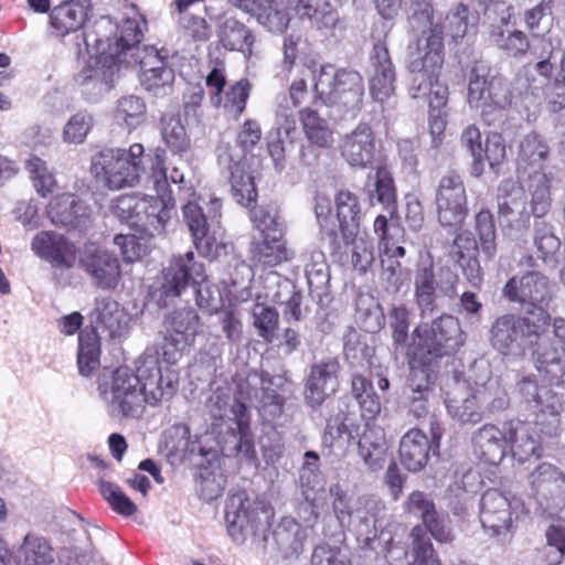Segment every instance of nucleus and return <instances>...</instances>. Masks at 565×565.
I'll return each instance as SVG.
<instances>
[{"label": "nucleus", "instance_id": "obj_52", "mask_svg": "<svg viewBox=\"0 0 565 565\" xmlns=\"http://www.w3.org/2000/svg\"><path fill=\"white\" fill-rule=\"evenodd\" d=\"M221 42L231 51H238L246 57L253 53L254 35L243 23L227 19L221 30Z\"/></svg>", "mask_w": 565, "mask_h": 565}, {"label": "nucleus", "instance_id": "obj_30", "mask_svg": "<svg viewBox=\"0 0 565 565\" xmlns=\"http://www.w3.org/2000/svg\"><path fill=\"white\" fill-rule=\"evenodd\" d=\"M446 406L449 415L461 423L481 420L479 396L465 381L455 382L452 388L447 393Z\"/></svg>", "mask_w": 565, "mask_h": 565}, {"label": "nucleus", "instance_id": "obj_34", "mask_svg": "<svg viewBox=\"0 0 565 565\" xmlns=\"http://www.w3.org/2000/svg\"><path fill=\"white\" fill-rule=\"evenodd\" d=\"M429 450L428 437L419 429H411L399 443L401 462L409 471H419L428 461Z\"/></svg>", "mask_w": 565, "mask_h": 565}, {"label": "nucleus", "instance_id": "obj_58", "mask_svg": "<svg viewBox=\"0 0 565 565\" xmlns=\"http://www.w3.org/2000/svg\"><path fill=\"white\" fill-rule=\"evenodd\" d=\"M369 196L371 202L374 201L382 204L393 214L396 210V192L391 173L384 167H379L375 173V181L369 188Z\"/></svg>", "mask_w": 565, "mask_h": 565}, {"label": "nucleus", "instance_id": "obj_7", "mask_svg": "<svg viewBox=\"0 0 565 565\" xmlns=\"http://www.w3.org/2000/svg\"><path fill=\"white\" fill-rule=\"evenodd\" d=\"M312 77L316 97L328 105L358 109L364 95L361 75L352 70L335 72L331 65H318L313 60L305 64V72Z\"/></svg>", "mask_w": 565, "mask_h": 565}, {"label": "nucleus", "instance_id": "obj_23", "mask_svg": "<svg viewBox=\"0 0 565 565\" xmlns=\"http://www.w3.org/2000/svg\"><path fill=\"white\" fill-rule=\"evenodd\" d=\"M375 151V137L367 124H359L354 130L345 135L341 143V156L353 168L371 167Z\"/></svg>", "mask_w": 565, "mask_h": 565}, {"label": "nucleus", "instance_id": "obj_44", "mask_svg": "<svg viewBox=\"0 0 565 565\" xmlns=\"http://www.w3.org/2000/svg\"><path fill=\"white\" fill-rule=\"evenodd\" d=\"M409 355V387L415 394H431V384L434 380L433 364L436 361H429L423 352H417L408 348Z\"/></svg>", "mask_w": 565, "mask_h": 565}, {"label": "nucleus", "instance_id": "obj_5", "mask_svg": "<svg viewBox=\"0 0 565 565\" xmlns=\"http://www.w3.org/2000/svg\"><path fill=\"white\" fill-rule=\"evenodd\" d=\"M551 180L546 173L535 171L529 174V192L531 193V210L526 204L523 189L512 180H504L498 186V214L510 223L526 225L531 214L544 216L551 206Z\"/></svg>", "mask_w": 565, "mask_h": 565}, {"label": "nucleus", "instance_id": "obj_20", "mask_svg": "<svg viewBox=\"0 0 565 565\" xmlns=\"http://www.w3.org/2000/svg\"><path fill=\"white\" fill-rule=\"evenodd\" d=\"M167 335L161 350L170 362L178 361L199 333L200 318L195 310L182 308L172 312L166 320Z\"/></svg>", "mask_w": 565, "mask_h": 565}, {"label": "nucleus", "instance_id": "obj_28", "mask_svg": "<svg viewBox=\"0 0 565 565\" xmlns=\"http://www.w3.org/2000/svg\"><path fill=\"white\" fill-rule=\"evenodd\" d=\"M374 73L370 78V93L377 102L388 99L395 90V68L387 47L377 43L373 47Z\"/></svg>", "mask_w": 565, "mask_h": 565}, {"label": "nucleus", "instance_id": "obj_17", "mask_svg": "<svg viewBox=\"0 0 565 565\" xmlns=\"http://www.w3.org/2000/svg\"><path fill=\"white\" fill-rule=\"evenodd\" d=\"M182 216L196 249L205 257H216L224 247V230L218 221H211L201 206L190 201L182 206Z\"/></svg>", "mask_w": 565, "mask_h": 565}, {"label": "nucleus", "instance_id": "obj_1", "mask_svg": "<svg viewBox=\"0 0 565 565\" xmlns=\"http://www.w3.org/2000/svg\"><path fill=\"white\" fill-rule=\"evenodd\" d=\"M444 65V44L437 33L428 32L417 46H411L407 67L415 75L411 87L413 98L428 103L429 132L435 143L441 140L446 125L448 86L439 81Z\"/></svg>", "mask_w": 565, "mask_h": 565}, {"label": "nucleus", "instance_id": "obj_27", "mask_svg": "<svg viewBox=\"0 0 565 565\" xmlns=\"http://www.w3.org/2000/svg\"><path fill=\"white\" fill-rule=\"evenodd\" d=\"M47 215L55 225L83 228L88 224L89 209L73 194H61L52 199Z\"/></svg>", "mask_w": 565, "mask_h": 565}, {"label": "nucleus", "instance_id": "obj_42", "mask_svg": "<svg viewBox=\"0 0 565 565\" xmlns=\"http://www.w3.org/2000/svg\"><path fill=\"white\" fill-rule=\"evenodd\" d=\"M407 548L406 555L412 558L409 565H443L430 536L422 525L411 530Z\"/></svg>", "mask_w": 565, "mask_h": 565}, {"label": "nucleus", "instance_id": "obj_13", "mask_svg": "<svg viewBox=\"0 0 565 565\" xmlns=\"http://www.w3.org/2000/svg\"><path fill=\"white\" fill-rule=\"evenodd\" d=\"M548 321L550 317L543 311L537 324L514 315L501 316L491 327V344L503 355L522 356L532 343L531 337L536 334L541 327L548 324Z\"/></svg>", "mask_w": 565, "mask_h": 565}, {"label": "nucleus", "instance_id": "obj_19", "mask_svg": "<svg viewBox=\"0 0 565 565\" xmlns=\"http://www.w3.org/2000/svg\"><path fill=\"white\" fill-rule=\"evenodd\" d=\"M226 72L223 64L216 65L205 77V85L209 89L210 102L214 107H223L230 116L238 118L245 110L249 97L250 84L247 79H239L226 90Z\"/></svg>", "mask_w": 565, "mask_h": 565}, {"label": "nucleus", "instance_id": "obj_62", "mask_svg": "<svg viewBox=\"0 0 565 565\" xmlns=\"http://www.w3.org/2000/svg\"><path fill=\"white\" fill-rule=\"evenodd\" d=\"M507 147L503 137L498 132L487 135L486 142L481 148L480 160L473 161V170L480 174L483 171L484 162L493 169L505 159Z\"/></svg>", "mask_w": 565, "mask_h": 565}, {"label": "nucleus", "instance_id": "obj_15", "mask_svg": "<svg viewBox=\"0 0 565 565\" xmlns=\"http://www.w3.org/2000/svg\"><path fill=\"white\" fill-rule=\"evenodd\" d=\"M437 221L446 230L460 228L468 216V196L458 175L444 177L436 190Z\"/></svg>", "mask_w": 565, "mask_h": 565}, {"label": "nucleus", "instance_id": "obj_10", "mask_svg": "<svg viewBox=\"0 0 565 565\" xmlns=\"http://www.w3.org/2000/svg\"><path fill=\"white\" fill-rule=\"evenodd\" d=\"M99 392L115 418H138L146 408L139 374L128 367L116 369L99 382Z\"/></svg>", "mask_w": 565, "mask_h": 565}, {"label": "nucleus", "instance_id": "obj_16", "mask_svg": "<svg viewBox=\"0 0 565 565\" xmlns=\"http://www.w3.org/2000/svg\"><path fill=\"white\" fill-rule=\"evenodd\" d=\"M168 52L158 50L154 46L137 47L128 55L130 64L126 66H139L140 84L148 92L159 94L160 90L169 87L174 79L173 70L167 66Z\"/></svg>", "mask_w": 565, "mask_h": 565}, {"label": "nucleus", "instance_id": "obj_36", "mask_svg": "<svg viewBox=\"0 0 565 565\" xmlns=\"http://www.w3.org/2000/svg\"><path fill=\"white\" fill-rule=\"evenodd\" d=\"M387 443L380 426H366L359 440V456L372 471L382 469L386 461Z\"/></svg>", "mask_w": 565, "mask_h": 565}, {"label": "nucleus", "instance_id": "obj_60", "mask_svg": "<svg viewBox=\"0 0 565 565\" xmlns=\"http://www.w3.org/2000/svg\"><path fill=\"white\" fill-rule=\"evenodd\" d=\"M352 392L358 399L362 416L366 419H373L381 412V401L375 394L373 386L361 375L352 377Z\"/></svg>", "mask_w": 565, "mask_h": 565}, {"label": "nucleus", "instance_id": "obj_43", "mask_svg": "<svg viewBox=\"0 0 565 565\" xmlns=\"http://www.w3.org/2000/svg\"><path fill=\"white\" fill-rule=\"evenodd\" d=\"M247 13L255 17L260 25L273 33H282L290 21L281 3L274 0H256Z\"/></svg>", "mask_w": 565, "mask_h": 565}, {"label": "nucleus", "instance_id": "obj_47", "mask_svg": "<svg viewBox=\"0 0 565 565\" xmlns=\"http://www.w3.org/2000/svg\"><path fill=\"white\" fill-rule=\"evenodd\" d=\"M160 135L173 154H182L191 147V140L179 115L166 114L160 120Z\"/></svg>", "mask_w": 565, "mask_h": 565}, {"label": "nucleus", "instance_id": "obj_50", "mask_svg": "<svg viewBox=\"0 0 565 565\" xmlns=\"http://www.w3.org/2000/svg\"><path fill=\"white\" fill-rule=\"evenodd\" d=\"M147 106L142 98L128 95L119 98L114 109L117 125L131 131L146 120Z\"/></svg>", "mask_w": 565, "mask_h": 565}, {"label": "nucleus", "instance_id": "obj_64", "mask_svg": "<svg viewBox=\"0 0 565 565\" xmlns=\"http://www.w3.org/2000/svg\"><path fill=\"white\" fill-rule=\"evenodd\" d=\"M114 243L120 248L121 255L126 262L132 263L147 255L151 249V237H138L135 234L116 235Z\"/></svg>", "mask_w": 565, "mask_h": 565}, {"label": "nucleus", "instance_id": "obj_56", "mask_svg": "<svg viewBox=\"0 0 565 565\" xmlns=\"http://www.w3.org/2000/svg\"><path fill=\"white\" fill-rule=\"evenodd\" d=\"M385 507L381 500L372 497H359L355 499V508L352 513V525L356 530L369 533L375 527L376 522L383 518Z\"/></svg>", "mask_w": 565, "mask_h": 565}, {"label": "nucleus", "instance_id": "obj_54", "mask_svg": "<svg viewBox=\"0 0 565 565\" xmlns=\"http://www.w3.org/2000/svg\"><path fill=\"white\" fill-rule=\"evenodd\" d=\"M536 369L551 383L565 382V350L543 347L537 351Z\"/></svg>", "mask_w": 565, "mask_h": 565}, {"label": "nucleus", "instance_id": "obj_31", "mask_svg": "<svg viewBox=\"0 0 565 565\" xmlns=\"http://www.w3.org/2000/svg\"><path fill=\"white\" fill-rule=\"evenodd\" d=\"M374 233L379 237V248L383 253L382 266L395 274L396 267L399 264L395 260L398 257L405 255V249L401 246L399 237L402 235V228L394 223H388L386 216L379 215L374 221Z\"/></svg>", "mask_w": 565, "mask_h": 565}, {"label": "nucleus", "instance_id": "obj_40", "mask_svg": "<svg viewBox=\"0 0 565 565\" xmlns=\"http://www.w3.org/2000/svg\"><path fill=\"white\" fill-rule=\"evenodd\" d=\"M509 20L510 17L508 20L502 19L500 24L493 25L490 31V39L510 56L524 55L530 47L527 36L515 29L514 25H511Z\"/></svg>", "mask_w": 565, "mask_h": 565}, {"label": "nucleus", "instance_id": "obj_33", "mask_svg": "<svg viewBox=\"0 0 565 565\" xmlns=\"http://www.w3.org/2000/svg\"><path fill=\"white\" fill-rule=\"evenodd\" d=\"M475 452L484 461L497 465L505 456L507 439L504 426L483 425L473 436Z\"/></svg>", "mask_w": 565, "mask_h": 565}, {"label": "nucleus", "instance_id": "obj_39", "mask_svg": "<svg viewBox=\"0 0 565 565\" xmlns=\"http://www.w3.org/2000/svg\"><path fill=\"white\" fill-rule=\"evenodd\" d=\"M56 554L51 543L42 536L29 533L17 550L19 565H53Z\"/></svg>", "mask_w": 565, "mask_h": 565}, {"label": "nucleus", "instance_id": "obj_24", "mask_svg": "<svg viewBox=\"0 0 565 565\" xmlns=\"http://www.w3.org/2000/svg\"><path fill=\"white\" fill-rule=\"evenodd\" d=\"M87 1L72 0L55 6L49 15V32L52 36L63 39L77 33L88 20Z\"/></svg>", "mask_w": 565, "mask_h": 565}, {"label": "nucleus", "instance_id": "obj_48", "mask_svg": "<svg viewBox=\"0 0 565 565\" xmlns=\"http://www.w3.org/2000/svg\"><path fill=\"white\" fill-rule=\"evenodd\" d=\"M306 502L301 503L297 510V520L292 518H285L280 527L294 531L295 540L302 543L307 539L306 530L313 529L319 520L318 505L315 503V498L310 497L309 491L303 492Z\"/></svg>", "mask_w": 565, "mask_h": 565}, {"label": "nucleus", "instance_id": "obj_37", "mask_svg": "<svg viewBox=\"0 0 565 565\" xmlns=\"http://www.w3.org/2000/svg\"><path fill=\"white\" fill-rule=\"evenodd\" d=\"M335 212L342 238H353L360 233L361 204L356 194L349 190L337 193Z\"/></svg>", "mask_w": 565, "mask_h": 565}, {"label": "nucleus", "instance_id": "obj_9", "mask_svg": "<svg viewBox=\"0 0 565 565\" xmlns=\"http://www.w3.org/2000/svg\"><path fill=\"white\" fill-rule=\"evenodd\" d=\"M175 363L170 362L161 349L153 348L147 349L137 359L136 366L146 404L158 406L174 395L179 384Z\"/></svg>", "mask_w": 565, "mask_h": 565}, {"label": "nucleus", "instance_id": "obj_35", "mask_svg": "<svg viewBox=\"0 0 565 565\" xmlns=\"http://www.w3.org/2000/svg\"><path fill=\"white\" fill-rule=\"evenodd\" d=\"M300 19H308L311 26L320 31H331L339 23V14L328 1L289 0Z\"/></svg>", "mask_w": 565, "mask_h": 565}, {"label": "nucleus", "instance_id": "obj_14", "mask_svg": "<svg viewBox=\"0 0 565 565\" xmlns=\"http://www.w3.org/2000/svg\"><path fill=\"white\" fill-rule=\"evenodd\" d=\"M511 90L507 81L497 76H488L484 66L471 70L468 83V103L470 107L480 109L484 117L495 110L510 106Z\"/></svg>", "mask_w": 565, "mask_h": 565}, {"label": "nucleus", "instance_id": "obj_57", "mask_svg": "<svg viewBox=\"0 0 565 565\" xmlns=\"http://www.w3.org/2000/svg\"><path fill=\"white\" fill-rule=\"evenodd\" d=\"M250 220L259 237H284L285 223L276 207H256L250 211Z\"/></svg>", "mask_w": 565, "mask_h": 565}, {"label": "nucleus", "instance_id": "obj_41", "mask_svg": "<svg viewBox=\"0 0 565 565\" xmlns=\"http://www.w3.org/2000/svg\"><path fill=\"white\" fill-rule=\"evenodd\" d=\"M92 318L95 323L107 329L110 335L120 334L129 322V317L124 309L108 297L96 299Z\"/></svg>", "mask_w": 565, "mask_h": 565}, {"label": "nucleus", "instance_id": "obj_29", "mask_svg": "<svg viewBox=\"0 0 565 565\" xmlns=\"http://www.w3.org/2000/svg\"><path fill=\"white\" fill-rule=\"evenodd\" d=\"M256 520L253 502L243 491L232 494L225 507V521L228 534L235 542H243L245 532L252 529Z\"/></svg>", "mask_w": 565, "mask_h": 565}, {"label": "nucleus", "instance_id": "obj_22", "mask_svg": "<svg viewBox=\"0 0 565 565\" xmlns=\"http://www.w3.org/2000/svg\"><path fill=\"white\" fill-rule=\"evenodd\" d=\"M480 521L492 535H505L513 523L511 500L495 489L486 491L481 498Z\"/></svg>", "mask_w": 565, "mask_h": 565}, {"label": "nucleus", "instance_id": "obj_32", "mask_svg": "<svg viewBox=\"0 0 565 565\" xmlns=\"http://www.w3.org/2000/svg\"><path fill=\"white\" fill-rule=\"evenodd\" d=\"M507 447L514 457L524 461L532 456L539 455L540 441L534 436V429L529 423L512 419L504 423Z\"/></svg>", "mask_w": 565, "mask_h": 565}, {"label": "nucleus", "instance_id": "obj_18", "mask_svg": "<svg viewBox=\"0 0 565 565\" xmlns=\"http://www.w3.org/2000/svg\"><path fill=\"white\" fill-rule=\"evenodd\" d=\"M519 390L524 399L537 409L536 425L541 433L547 437L556 436L561 430L559 413L563 408L559 396L529 379L520 382Z\"/></svg>", "mask_w": 565, "mask_h": 565}, {"label": "nucleus", "instance_id": "obj_26", "mask_svg": "<svg viewBox=\"0 0 565 565\" xmlns=\"http://www.w3.org/2000/svg\"><path fill=\"white\" fill-rule=\"evenodd\" d=\"M534 494L554 505L565 503V475L555 466L543 462L530 473Z\"/></svg>", "mask_w": 565, "mask_h": 565}, {"label": "nucleus", "instance_id": "obj_12", "mask_svg": "<svg viewBox=\"0 0 565 565\" xmlns=\"http://www.w3.org/2000/svg\"><path fill=\"white\" fill-rule=\"evenodd\" d=\"M463 342L459 321L451 316H445L435 320L430 328L417 327L409 349L423 352L429 361H437L457 352Z\"/></svg>", "mask_w": 565, "mask_h": 565}, {"label": "nucleus", "instance_id": "obj_59", "mask_svg": "<svg viewBox=\"0 0 565 565\" xmlns=\"http://www.w3.org/2000/svg\"><path fill=\"white\" fill-rule=\"evenodd\" d=\"M28 171L32 185L43 198L53 193L57 186L54 173L50 170L47 163L39 157H32L26 161Z\"/></svg>", "mask_w": 565, "mask_h": 565}, {"label": "nucleus", "instance_id": "obj_63", "mask_svg": "<svg viewBox=\"0 0 565 565\" xmlns=\"http://www.w3.org/2000/svg\"><path fill=\"white\" fill-rule=\"evenodd\" d=\"M347 245H352L351 263L359 273H365L374 260L373 242L366 235L356 234L353 238H343Z\"/></svg>", "mask_w": 565, "mask_h": 565}, {"label": "nucleus", "instance_id": "obj_2", "mask_svg": "<svg viewBox=\"0 0 565 565\" xmlns=\"http://www.w3.org/2000/svg\"><path fill=\"white\" fill-rule=\"evenodd\" d=\"M149 170V179L158 195H122L115 201L113 209L120 220L141 227L153 237L166 231L175 210V200L168 189L163 148L158 147L153 150Z\"/></svg>", "mask_w": 565, "mask_h": 565}, {"label": "nucleus", "instance_id": "obj_61", "mask_svg": "<svg viewBox=\"0 0 565 565\" xmlns=\"http://www.w3.org/2000/svg\"><path fill=\"white\" fill-rule=\"evenodd\" d=\"M95 124L94 116L87 111H78L70 117L62 130V139L67 145H82Z\"/></svg>", "mask_w": 565, "mask_h": 565}, {"label": "nucleus", "instance_id": "obj_8", "mask_svg": "<svg viewBox=\"0 0 565 565\" xmlns=\"http://www.w3.org/2000/svg\"><path fill=\"white\" fill-rule=\"evenodd\" d=\"M475 232L478 241L469 231L458 233L451 245V255L456 258L465 278L472 282L480 278L481 267L477 258L479 248L487 259L497 254L495 223L488 209H481L475 215Z\"/></svg>", "mask_w": 565, "mask_h": 565}, {"label": "nucleus", "instance_id": "obj_4", "mask_svg": "<svg viewBox=\"0 0 565 565\" xmlns=\"http://www.w3.org/2000/svg\"><path fill=\"white\" fill-rule=\"evenodd\" d=\"M260 136L259 125L249 119L243 124L236 145H222L217 149V163L228 174L235 200L244 206L257 198L254 179L246 169V152L260 140Z\"/></svg>", "mask_w": 565, "mask_h": 565}, {"label": "nucleus", "instance_id": "obj_25", "mask_svg": "<svg viewBox=\"0 0 565 565\" xmlns=\"http://www.w3.org/2000/svg\"><path fill=\"white\" fill-rule=\"evenodd\" d=\"M340 365L335 358H328L312 365L305 390V399L316 407L335 391Z\"/></svg>", "mask_w": 565, "mask_h": 565}, {"label": "nucleus", "instance_id": "obj_51", "mask_svg": "<svg viewBox=\"0 0 565 565\" xmlns=\"http://www.w3.org/2000/svg\"><path fill=\"white\" fill-rule=\"evenodd\" d=\"M548 146L536 134L526 135L521 143L518 153V167L520 171L524 173L533 168L535 171L542 172L543 161L548 156Z\"/></svg>", "mask_w": 565, "mask_h": 565}, {"label": "nucleus", "instance_id": "obj_3", "mask_svg": "<svg viewBox=\"0 0 565 565\" xmlns=\"http://www.w3.org/2000/svg\"><path fill=\"white\" fill-rule=\"evenodd\" d=\"M141 38V22L129 18L122 23L120 35L115 41H96L94 52L88 51L86 66L78 75V81L90 99H97L114 88L122 64H130L128 55L140 47L138 44Z\"/></svg>", "mask_w": 565, "mask_h": 565}, {"label": "nucleus", "instance_id": "obj_21", "mask_svg": "<svg viewBox=\"0 0 565 565\" xmlns=\"http://www.w3.org/2000/svg\"><path fill=\"white\" fill-rule=\"evenodd\" d=\"M252 252L254 265L248 266L242 263L237 267L243 274L242 279H248L249 282H254L257 279L273 280L276 271L269 270L264 276L266 267H274L288 259V250L284 237H259L258 241L254 242Z\"/></svg>", "mask_w": 565, "mask_h": 565}, {"label": "nucleus", "instance_id": "obj_49", "mask_svg": "<svg viewBox=\"0 0 565 565\" xmlns=\"http://www.w3.org/2000/svg\"><path fill=\"white\" fill-rule=\"evenodd\" d=\"M409 11V23L412 28L414 30H422L420 35L414 42L409 43L408 49L411 46H417L422 39L430 31L437 33L440 42L443 43L441 26L438 22H434V8L431 0H411Z\"/></svg>", "mask_w": 565, "mask_h": 565}, {"label": "nucleus", "instance_id": "obj_46", "mask_svg": "<svg viewBox=\"0 0 565 565\" xmlns=\"http://www.w3.org/2000/svg\"><path fill=\"white\" fill-rule=\"evenodd\" d=\"M477 24L476 15L469 12L467 6L458 3L449 10L441 26V35L446 33L454 42L458 43L465 36L473 32ZM444 40V36H441Z\"/></svg>", "mask_w": 565, "mask_h": 565}, {"label": "nucleus", "instance_id": "obj_6", "mask_svg": "<svg viewBox=\"0 0 565 565\" xmlns=\"http://www.w3.org/2000/svg\"><path fill=\"white\" fill-rule=\"evenodd\" d=\"M152 154L145 156L141 143H132L129 148L105 149L92 157L90 171L94 177L110 190L132 188L140 183L146 174V161Z\"/></svg>", "mask_w": 565, "mask_h": 565}, {"label": "nucleus", "instance_id": "obj_11", "mask_svg": "<svg viewBox=\"0 0 565 565\" xmlns=\"http://www.w3.org/2000/svg\"><path fill=\"white\" fill-rule=\"evenodd\" d=\"M210 412L214 418L227 423L231 436L224 440L228 455L254 456V444L248 428L246 406L234 398L228 388H217L210 397Z\"/></svg>", "mask_w": 565, "mask_h": 565}, {"label": "nucleus", "instance_id": "obj_55", "mask_svg": "<svg viewBox=\"0 0 565 565\" xmlns=\"http://www.w3.org/2000/svg\"><path fill=\"white\" fill-rule=\"evenodd\" d=\"M100 343L94 329L84 330L78 337L77 364L79 373L89 376L99 366Z\"/></svg>", "mask_w": 565, "mask_h": 565}, {"label": "nucleus", "instance_id": "obj_45", "mask_svg": "<svg viewBox=\"0 0 565 565\" xmlns=\"http://www.w3.org/2000/svg\"><path fill=\"white\" fill-rule=\"evenodd\" d=\"M89 254L81 262L93 278L106 282L116 281L119 278L120 270L116 257L107 250L89 248Z\"/></svg>", "mask_w": 565, "mask_h": 565}, {"label": "nucleus", "instance_id": "obj_53", "mask_svg": "<svg viewBox=\"0 0 565 565\" xmlns=\"http://www.w3.org/2000/svg\"><path fill=\"white\" fill-rule=\"evenodd\" d=\"M299 119L303 134L310 142L318 147H328L332 143L333 134L329 122L316 110L308 107L300 109Z\"/></svg>", "mask_w": 565, "mask_h": 565}, {"label": "nucleus", "instance_id": "obj_38", "mask_svg": "<svg viewBox=\"0 0 565 565\" xmlns=\"http://www.w3.org/2000/svg\"><path fill=\"white\" fill-rule=\"evenodd\" d=\"M203 263L195 259L193 252L174 256L163 270L166 282H205L206 274Z\"/></svg>", "mask_w": 565, "mask_h": 565}]
</instances>
